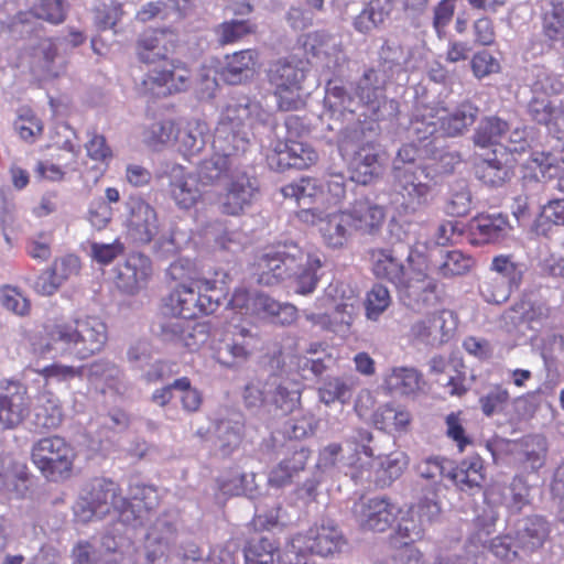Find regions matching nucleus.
Instances as JSON below:
<instances>
[{"label": "nucleus", "instance_id": "nucleus-1", "mask_svg": "<svg viewBox=\"0 0 564 564\" xmlns=\"http://www.w3.org/2000/svg\"><path fill=\"white\" fill-rule=\"evenodd\" d=\"M389 80L376 67L365 69L350 85V90L328 79L324 102L334 111L356 116L351 127H365L370 134L379 131V121L393 120L400 112L399 101L386 96Z\"/></svg>", "mask_w": 564, "mask_h": 564}, {"label": "nucleus", "instance_id": "nucleus-2", "mask_svg": "<svg viewBox=\"0 0 564 564\" xmlns=\"http://www.w3.org/2000/svg\"><path fill=\"white\" fill-rule=\"evenodd\" d=\"M322 263L311 257L293 241L276 242L263 249L254 264V274L261 285L273 286L294 278L296 293H312L318 282L317 270Z\"/></svg>", "mask_w": 564, "mask_h": 564}, {"label": "nucleus", "instance_id": "nucleus-3", "mask_svg": "<svg viewBox=\"0 0 564 564\" xmlns=\"http://www.w3.org/2000/svg\"><path fill=\"white\" fill-rule=\"evenodd\" d=\"M419 149L414 143L403 144L392 162V187L400 207L406 215L427 207L436 185L426 166L416 164Z\"/></svg>", "mask_w": 564, "mask_h": 564}, {"label": "nucleus", "instance_id": "nucleus-4", "mask_svg": "<svg viewBox=\"0 0 564 564\" xmlns=\"http://www.w3.org/2000/svg\"><path fill=\"white\" fill-rule=\"evenodd\" d=\"M43 352L70 355L84 360L99 354L107 340L106 324L96 316H84L68 323H55L47 328Z\"/></svg>", "mask_w": 564, "mask_h": 564}, {"label": "nucleus", "instance_id": "nucleus-5", "mask_svg": "<svg viewBox=\"0 0 564 564\" xmlns=\"http://www.w3.org/2000/svg\"><path fill=\"white\" fill-rule=\"evenodd\" d=\"M251 129H254L259 135L270 130L278 135L279 124L264 112L260 105L250 100L248 97L231 99L221 111L218 126L215 131V138L218 142L223 140L234 143L238 150H247Z\"/></svg>", "mask_w": 564, "mask_h": 564}, {"label": "nucleus", "instance_id": "nucleus-6", "mask_svg": "<svg viewBox=\"0 0 564 564\" xmlns=\"http://www.w3.org/2000/svg\"><path fill=\"white\" fill-rule=\"evenodd\" d=\"M115 513L119 521L135 527L141 516L139 503L129 502L118 484L107 478H95L87 484L82 501L75 507V516L82 522L101 520Z\"/></svg>", "mask_w": 564, "mask_h": 564}, {"label": "nucleus", "instance_id": "nucleus-7", "mask_svg": "<svg viewBox=\"0 0 564 564\" xmlns=\"http://www.w3.org/2000/svg\"><path fill=\"white\" fill-rule=\"evenodd\" d=\"M375 135L365 127H346L337 138L340 152L351 155V178L362 185L372 183L383 173V164L371 140Z\"/></svg>", "mask_w": 564, "mask_h": 564}, {"label": "nucleus", "instance_id": "nucleus-8", "mask_svg": "<svg viewBox=\"0 0 564 564\" xmlns=\"http://www.w3.org/2000/svg\"><path fill=\"white\" fill-rule=\"evenodd\" d=\"M306 72L307 63L295 56L280 58L270 64L267 76L274 88L281 110H297L304 105L301 90Z\"/></svg>", "mask_w": 564, "mask_h": 564}, {"label": "nucleus", "instance_id": "nucleus-9", "mask_svg": "<svg viewBox=\"0 0 564 564\" xmlns=\"http://www.w3.org/2000/svg\"><path fill=\"white\" fill-rule=\"evenodd\" d=\"M247 150H238L234 143L214 137L213 153L202 160L196 167L197 182L204 186L218 185L224 181H229L232 174L240 171V155Z\"/></svg>", "mask_w": 564, "mask_h": 564}, {"label": "nucleus", "instance_id": "nucleus-10", "mask_svg": "<svg viewBox=\"0 0 564 564\" xmlns=\"http://www.w3.org/2000/svg\"><path fill=\"white\" fill-rule=\"evenodd\" d=\"M32 462L47 479L57 481L69 475L74 452L59 436L44 437L33 445Z\"/></svg>", "mask_w": 564, "mask_h": 564}, {"label": "nucleus", "instance_id": "nucleus-11", "mask_svg": "<svg viewBox=\"0 0 564 564\" xmlns=\"http://www.w3.org/2000/svg\"><path fill=\"white\" fill-rule=\"evenodd\" d=\"M162 314L166 316L192 319L199 314H213L219 307V296L203 293L202 288L180 284L167 296L163 297Z\"/></svg>", "mask_w": 564, "mask_h": 564}, {"label": "nucleus", "instance_id": "nucleus-12", "mask_svg": "<svg viewBox=\"0 0 564 564\" xmlns=\"http://www.w3.org/2000/svg\"><path fill=\"white\" fill-rule=\"evenodd\" d=\"M258 333L242 325H234L227 332L216 349L217 361L232 368L247 361L258 349Z\"/></svg>", "mask_w": 564, "mask_h": 564}, {"label": "nucleus", "instance_id": "nucleus-13", "mask_svg": "<svg viewBox=\"0 0 564 564\" xmlns=\"http://www.w3.org/2000/svg\"><path fill=\"white\" fill-rule=\"evenodd\" d=\"M351 511L361 529L384 532L395 521L400 508L390 498L377 496L356 501Z\"/></svg>", "mask_w": 564, "mask_h": 564}, {"label": "nucleus", "instance_id": "nucleus-14", "mask_svg": "<svg viewBox=\"0 0 564 564\" xmlns=\"http://www.w3.org/2000/svg\"><path fill=\"white\" fill-rule=\"evenodd\" d=\"M399 301L414 312H422L436 304L437 282L422 271L411 270L395 288Z\"/></svg>", "mask_w": 564, "mask_h": 564}, {"label": "nucleus", "instance_id": "nucleus-15", "mask_svg": "<svg viewBox=\"0 0 564 564\" xmlns=\"http://www.w3.org/2000/svg\"><path fill=\"white\" fill-rule=\"evenodd\" d=\"M346 544L345 536L336 523L330 520L310 528L305 533L293 536V549L308 550L312 554L328 556L340 552Z\"/></svg>", "mask_w": 564, "mask_h": 564}, {"label": "nucleus", "instance_id": "nucleus-16", "mask_svg": "<svg viewBox=\"0 0 564 564\" xmlns=\"http://www.w3.org/2000/svg\"><path fill=\"white\" fill-rule=\"evenodd\" d=\"M305 51L312 54L318 65L329 74H339L347 63L340 36L324 30L306 35Z\"/></svg>", "mask_w": 564, "mask_h": 564}, {"label": "nucleus", "instance_id": "nucleus-17", "mask_svg": "<svg viewBox=\"0 0 564 564\" xmlns=\"http://www.w3.org/2000/svg\"><path fill=\"white\" fill-rule=\"evenodd\" d=\"M156 178L167 186V192L176 205L184 209L192 208L200 198V191L186 170L172 162H164L156 172Z\"/></svg>", "mask_w": 564, "mask_h": 564}, {"label": "nucleus", "instance_id": "nucleus-18", "mask_svg": "<svg viewBox=\"0 0 564 564\" xmlns=\"http://www.w3.org/2000/svg\"><path fill=\"white\" fill-rule=\"evenodd\" d=\"M258 181L245 170L232 174L225 194L219 199V210L229 216H239L248 209L258 193Z\"/></svg>", "mask_w": 564, "mask_h": 564}, {"label": "nucleus", "instance_id": "nucleus-19", "mask_svg": "<svg viewBox=\"0 0 564 564\" xmlns=\"http://www.w3.org/2000/svg\"><path fill=\"white\" fill-rule=\"evenodd\" d=\"M455 327L453 312L443 310L415 321L410 328V335L421 344L440 346L448 340Z\"/></svg>", "mask_w": 564, "mask_h": 564}, {"label": "nucleus", "instance_id": "nucleus-20", "mask_svg": "<svg viewBox=\"0 0 564 564\" xmlns=\"http://www.w3.org/2000/svg\"><path fill=\"white\" fill-rule=\"evenodd\" d=\"M30 412L26 388L17 381H9L0 392V431L20 425Z\"/></svg>", "mask_w": 564, "mask_h": 564}, {"label": "nucleus", "instance_id": "nucleus-21", "mask_svg": "<svg viewBox=\"0 0 564 564\" xmlns=\"http://www.w3.org/2000/svg\"><path fill=\"white\" fill-rule=\"evenodd\" d=\"M25 58L31 74L37 80L56 77L63 69L57 46L52 39H39L32 42Z\"/></svg>", "mask_w": 564, "mask_h": 564}, {"label": "nucleus", "instance_id": "nucleus-22", "mask_svg": "<svg viewBox=\"0 0 564 564\" xmlns=\"http://www.w3.org/2000/svg\"><path fill=\"white\" fill-rule=\"evenodd\" d=\"M127 208L128 234L137 242L149 243L159 232L155 209L140 197H130Z\"/></svg>", "mask_w": 564, "mask_h": 564}, {"label": "nucleus", "instance_id": "nucleus-23", "mask_svg": "<svg viewBox=\"0 0 564 564\" xmlns=\"http://www.w3.org/2000/svg\"><path fill=\"white\" fill-rule=\"evenodd\" d=\"M306 221L319 223V231L325 243L330 248H341L348 241L354 228L351 216L346 212L324 215L317 209L303 212Z\"/></svg>", "mask_w": 564, "mask_h": 564}, {"label": "nucleus", "instance_id": "nucleus-24", "mask_svg": "<svg viewBox=\"0 0 564 564\" xmlns=\"http://www.w3.org/2000/svg\"><path fill=\"white\" fill-rule=\"evenodd\" d=\"M85 377L94 384H101L102 393L126 397L131 391L123 370L113 361L100 358L86 366Z\"/></svg>", "mask_w": 564, "mask_h": 564}, {"label": "nucleus", "instance_id": "nucleus-25", "mask_svg": "<svg viewBox=\"0 0 564 564\" xmlns=\"http://www.w3.org/2000/svg\"><path fill=\"white\" fill-rule=\"evenodd\" d=\"M550 532V523L544 517L539 514L523 517L514 523L516 547L525 555H530L544 545Z\"/></svg>", "mask_w": 564, "mask_h": 564}, {"label": "nucleus", "instance_id": "nucleus-26", "mask_svg": "<svg viewBox=\"0 0 564 564\" xmlns=\"http://www.w3.org/2000/svg\"><path fill=\"white\" fill-rule=\"evenodd\" d=\"M117 286L128 294L137 293L152 273L150 259L141 253L130 254L115 269Z\"/></svg>", "mask_w": 564, "mask_h": 564}, {"label": "nucleus", "instance_id": "nucleus-27", "mask_svg": "<svg viewBox=\"0 0 564 564\" xmlns=\"http://www.w3.org/2000/svg\"><path fill=\"white\" fill-rule=\"evenodd\" d=\"M510 229L507 216L502 214H480L468 224L469 241L481 246L505 238Z\"/></svg>", "mask_w": 564, "mask_h": 564}, {"label": "nucleus", "instance_id": "nucleus-28", "mask_svg": "<svg viewBox=\"0 0 564 564\" xmlns=\"http://www.w3.org/2000/svg\"><path fill=\"white\" fill-rule=\"evenodd\" d=\"M175 47L174 33L166 30H149L137 41V55L142 63L153 64L165 59Z\"/></svg>", "mask_w": 564, "mask_h": 564}, {"label": "nucleus", "instance_id": "nucleus-29", "mask_svg": "<svg viewBox=\"0 0 564 564\" xmlns=\"http://www.w3.org/2000/svg\"><path fill=\"white\" fill-rule=\"evenodd\" d=\"M368 258L373 274L378 279L391 282L395 288L410 272L405 270L404 263L398 257L395 249L372 248L368 250Z\"/></svg>", "mask_w": 564, "mask_h": 564}, {"label": "nucleus", "instance_id": "nucleus-30", "mask_svg": "<svg viewBox=\"0 0 564 564\" xmlns=\"http://www.w3.org/2000/svg\"><path fill=\"white\" fill-rule=\"evenodd\" d=\"M475 173L484 184L500 187L511 180L513 167L506 152L494 149L492 156L485 158L476 164Z\"/></svg>", "mask_w": 564, "mask_h": 564}, {"label": "nucleus", "instance_id": "nucleus-31", "mask_svg": "<svg viewBox=\"0 0 564 564\" xmlns=\"http://www.w3.org/2000/svg\"><path fill=\"white\" fill-rule=\"evenodd\" d=\"M176 530L173 523L159 519L149 530L145 539V558L148 564L165 560L175 542Z\"/></svg>", "mask_w": 564, "mask_h": 564}, {"label": "nucleus", "instance_id": "nucleus-32", "mask_svg": "<svg viewBox=\"0 0 564 564\" xmlns=\"http://www.w3.org/2000/svg\"><path fill=\"white\" fill-rule=\"evenodd\" d=\"M410 55L397 41L387 40L378 52L377 72L389 82L397 80L405 75V66Z\"/></svg>", "mask_w": 564, "mask_h": 564}, {"label": "nucleus", "instance_id": "nucleus-33", "mask_svg": "<svg viewBox=\"0 0 564 564\" xmlns=\"http://www.w3.org/2000/svg\"><path fill=\"white\" fill-rule=\"evenodd\" d=\"M528 112L533 121L545 126L551 133L561 139L560 133H564V107L554 104L547 97H533L528 105Z\"/></svg>", "mask_w": 564, "mask_h": 564}, {"label": "nucleus", "instance_id": "nucleus-34", "mask_svg": "<svg viewBox=\"0 0 564 564\" xmlns=\"http://www.w3.org/2000/svg\"><path fill=\"white\" fill-rule=\"evenodd\" d=\"M243 437V423L237 419H220L215 424L214 449L215 454L227 458L240 446Z\"/></svg>", "mask_w": 564, "mask_h": 564}, {"label": "nucleus", "instance_id": "nucleus-35", "mask_svg": "<svg viewBox=\"0 0 564 564\" xmlns=\"http://www.w3.org/2000/svg\"><path fill=\"white\" fill-rule=\"evenodd\" d=\"M446 478L462 491L480 489L485 478L482 459L475 455L463 459L457 466L451 462Z\"/></svg>", "mask_w": 564, "mask_h": 564}, {"label": "nucleus", "instance_id": "nucleus-36", "mask_svg": "<svg viewBox=\"0 0 564 564\" xmlns=\"http://www.w3.org/2000/svg\"><path fill=\"white\" fill-rule=\"evenodd\" d=\"M258 54L253 50H243L226 56L221 77L229 85H239L253 76Z\"/></svg>", "mask_w": 564, "mask_h": 564}, {"label": "nucleus", "instance_id": "nucleus-37", "mask_svg": "<svg viewBox=\"0 0 564 564\" xmlns=\"http://www.w3.org/2000/svg\"><path fill=\"white\" fill-rule=\"evenodd\" d=\"M351 216L354 230L362 234H375L384 220V210L381 206L372 204L369 199H358L346 212Z\"/></svg>", "mask_w": 564, "mask_h": 564}, {"label": "nucleus", "instance_id": "nucleus-38", "mask_svg": "<svg viewBox=\"0 0 564 564\" xmlns=\"http://www.w3.org/2000/svg\"><path fill=\"white\" fill-rule=\"evenodd\" d=\"M394 8V0H369L362 11L355 17L354 28L361 34L382 26L390 18Z\"/></svg>", "mask_w": 564, "mask_h": 564}, {"label": "nucleus", "instance_id": "nucleus-39", "mask_svg": "<svg viewBox=\"0 0 564 564\" xmlns=\"http://www.w3.org/2000/svg\"><path fill=\"white\" fill-rule=\"evenodd\" d=\"M479 115V108L470 101H463L452 112L438 117L440 129L447 137L465 133Z\"/></svg>", "mask_w": 564, "mask_h": 564}, {"label": "nucleus", "instance_id": "nucleus-40", "mask_svg": "<svg viewBox=\"0 0 564 564\" xmlns=\"http://www.w3.org/2000/svg\"><path fill=\"white\" fill-rule=\"evenodd\" d=\"M510 124L497 116H488L482 118L473 135L474 144L481 149L499 145L502 147L501 142L507 139Z\"/></svg>", "mask_w": 564, "mask_h": 564}, {"label": "nucleus", "instance_id": "nucleus-41", "mask_svg": "<svg viewBox=\"0 0 564 564\" xmlns=\"http://www.w3.org/2000/svg\"><path fill=\"white\" fill-rule=\"evenodd\" d=\"M63 421L59 400L51 392H42L36 400L32 424L40 430L56 429Z\"/></svg>", "mask_w": 564, "mask_h": 564}, {"label": "nucleus", "instance_id": "nucleus-42", "mask_svg": "<svg viewBox=\"0 0 564 564\" xmlns=\"http://www.w3.org/2000/svg\"><path fill=\"white\" fill-rule=\"evenodd\" d=\"M283 130L284 127L279 126L278 135L270 130H267L263 134L265 138H261V145L269 151L267 153L268 164L272 170L278 172L293 169L292 156L289 151V142H283L279 139V135Z\"/></svg>", "mask_w": 564, "mask_h": 564}, {"label": "nucleus", "instance_id": "nucleus-43", "mask_svg": "<svg viewBox=\"0 0 564 564\" xmlns=\"http://www.w3.org/2000/svg\"><path fill=\"white\" fill-rule=\"evenodd\" d=\"M189 70L181 63H167L160 70H153L150 79L160 86L166 87L170 94L183 91L189 84Z\"/></svg>", "mask_w": 564, "mask_h": 564}, {"label": "nucleus", "instance_id": "nucleus-44", "mask_svg": "<svg viewBox=\"0 0 564 564\" xmlns=\"http://www.w3.org/2000/svg\"><path fill=\"white\" fill-rule=\"evenodd\" d=\"M355 381L351 377H328L318 388L321 402L329 405L335 402L347 403L352 397Z\"/></svg>", "mask_w": 564, "mask_h": 564}, {"label": "nucleus", "instance_id": "nucleus-45", "mask_svg": "<svg viewBox=\"0 0 564 564\" xmlns=\"http://www.w3.org/2000/svg\"><path fill=\"white\" fill-rule=\"evenodd\" d=\"M208 139L207 124L195 120L188 122L183 131L178 129L176 141H178L180 150L185 155H196L205 148Z\"/></svg>", "mask_w": 564, "mask_h": 564}, {"label": "nucleus", "instance_id": "nucleus-46", "mask_svg": "<svg viewBox=\"0 0 564 564\" xmlns=\"http://www.w3.org/2000/svg\"><path fill=\"white\" fill-rule=\"evenodd\" d=\"M300 402L297 389H290L288 382L278 375H271V393L269 405H273L281 414L286 415L296 409Z\"/></svg>", "mask_w": 564, "mask_h": 564}, {"label": "nucleus", "instance_id": "nucleus-47", "mask_svg": "<svg viewBox=\"0 0 564 564\" xmlns=\"http://www.w3.org/2000/svg\"><path fill=\"white\" fill-rule=\"evenodd\" d=\"M438 123L434 108L419 106L413 112L408 131L411 137L424 141L438 130Z\"/></svg>", "mask_w": 564, "mask_h": 564}, {"label": "nucleus", "instance_id": "nucleus-48", "mask_svg": "<svg viewBox=\"0 0 564 564\" xmlns=\"http://www.w3.org/2000/svg\"><path fill=\"white\" fill-rule=\"evenodd\" d=\"M421 376L413 368H394L386 378V386L392 392L401 395L414 393L420 389Z\"/></svg>", "mask_w": 564, "mask_h": 564}, {"label": "nucleus", "instance_id": "nucleus-49", "mask_svg": "<svg viewBox=\"0 0 564 564\" xmlns=\"http://www.w3.org/2000/svg\"><path fill=\"white\" fill-rule=\"evenodd\" d=\"M411 422L410 413L390 404L380 406L373 414L375 425L382 431H404Z\"/></svg>", "mask_w": 564, "mask_h": 564}, {"label": "nucleus", "instance_id": "nucleus-50", "mask_svg": "<svg viewBox=\"0 0 564 564\" xmlns=\"http://www.w3.org/2000/svg\"><path fill=\"white\" fill-rule=\"evenodd\" d=\"M527 268L525 263L516 261L512 256L500 254L491 262L496 275L502 278L514 290L520 288Z\"/></svg>", "mask_w": 564, "mask_h": 564}, {"label": "nucleus", "instance_id": "nucleus-51", "mask_svg": "<svg viewBox=\"0 0 564 564\" xmlns=\"http://www.w3.org/2000/svg\"><path fill=\"white\" fill-rule=\"evenodd\" d=\"M473 207V196L464 181L452 185L445 203V213L454 217L466 216Z\"/></svg>", "mask_w": 564, "mask_h": 564}, {"label": "nucleus", "instance_id": "nucleus-52", "mask_svg": "<svg viewBox=\"0 0 564 564\" xmlns=\"http://www.w3.org/2000/svg\"><path fill=\"white\" fill-rule=\"evenodd\" d=\"M178 128L172 120H162L145 127L142 133L143 142L149 147L158 148L176 141Z\"/></svg>", "mask_w": 564, "mask_h": 564}, {"label": "nucleus", "instance_id": "nucleus-53", "mask_svg": "<svg viewBox=\"0 0 564 564\" xmlns=\"http://www.w3.org/2000/svg\"><path fill=\"white\" fill-rule=\"evenodd\" d=\"M271 393V375L267 379H254L248 382L243 389V401L248 409L257 410L269 405Z\"/></svg>", "mask_w": 564, "mask_h": 564}, {"label": "nucleus", "instance_id": "nucleus-54", "mask_svg": "<svg viewBox=\"0 0 564 564\" xmlns=\"http://www.w3.org/2000/svg\"><path fill=\"white\" fill-rule=\"evenodd\" d=\"M392 297L389 289L381 284L376 283L368 291L365 307L366 316L368 319L377 321L380 315L390 306Z\"/></svg>", "mask_w": 564, "mask_h": 564}, {"label": "nucleus", "instance_id": "nucleus-55", "mask_svg": "<svg viewBox=\"0 0 564 564\" xmlns=\"http://www.w3.org/2000/svg\"><path fill=\"white\" fill-rule=\"evenodd\" d=\"M503 500L511 512H520L530 503V487L527 481L516 476L503 492Z\"/></svg>", "mask_w": 564, "mask_h": 564}, {"label": "nucleus", "instance_id": "nucleus-56", "mask_svg": "<svg viewBox=\"0 0 564 564\" xmlns=\"http://www.w3.org/2000/svg\"><path fill=\"white\" fill-rule=\"evenodd\" d=\"M202 283L203 293L207 295L219 296V305L223 300H226L228 283L230 275L227 271L221 268L209 269L199 280Z\"/></svg>", "mask_w": 564, "mask_h": 564}, {"label": "nucleus", "instance_id": "nucleus-57", "mask_svg": "<svg viewBox=\"0 0 564 564\" xmlns=\"http://www.w3.org/2000/svg\"><path fill=\"white\" fill-rule=\"evenodd\" d=\"M473 263V259L468 256H465L462 251H446L441 256L438 271L445 278L463 275L470 270Z\"/></svg>", "mask_w": 564, "mask_h": 564}, {"label": "nucleus", "instance_id": "nucleus-58", "mask_svg": "<svg viewBox=\"0 0 564 564\" xmlns=\"http://www.w3.org/2000/svg\"><path fill=\"white\" fill-rule=\"evenodd\" d=\"M513 290L502 278L497 275L485 279L479 286L484 300L492 304L505 303Z\"/></svg>", "mask_w": 564, "mask_h": 564}, {"label": "nucleus", "instance_id": "nucleus-59", "mask_svg": "<svg viewBox=\"0 0 564 564\" xmlns=\"http://www.w3.org/2000/svg\"><path fill=\"white\" fill-rule=\"evenodd\" d=\"M425 520L420 519L413 509H410L399 521L397 534L404 540V544L421 540L425 532Z\"/></svg>", "mask_w": 564, "mask_h": 564}, {"label": "nucleus", "instance_id": "nucleus-60", "mask_svg": "<svg viewBox=\"0 0 564 564\" xmlns=\"http://www.w3.org/2000/svg\"><path fill=\"white\" fill-rule=\"evenodd\" d=\"M253 31L254 26L248 20H230L216 28L218 42L221 45L235 43Z\"/></svg>", "mask_w": 564, "mask_h": 564}, {"label": "nucleus", "instance_id": "nucleus-61", "mask_svg": "<svg viewBox=\"0 0 564 564\" xmlns=\"http://www.w3.org/2000/svg\"><path fill=\"white\" fill-rule=\"evenodd\" d=\"M188 319L182 317H167L164 315L153 327V333L163 341L180 343L181 337L186 332Z\"/></svg>", "mask_w": 564, "mask_h": 564}, {"label": "nucleus", "instance_id": "nucleus-62", "mask_svg": "<svg viewBox=\"0 0 564 564\" xmlns=\"http://www.w3.org/2000/svg\"><path fill=\"white\" fill-rule=\"evenodd\" d=\"M546 452V440L543 436L532 435L524 440L523 455L531 469L538 470L544 465Z\"/></svg>", "mask_w": 564, "mask_h": 564}, {"label": "nucleus", "instance_id": "nucleus-63", "mask_svg": "<svg viewBox=\"0 0 564 564\" xmlns=\"http://www.w3.org/2000/svg\"><path fill=\"white\" fill-rule=\"evenodd\" d=\"M31 13L37 19L58 24L65 20L66 7L63 0H41L32 7Z\"/></svg>", "mask_w": 564, "mask_h": 564}, {"label": "nucleus", "instance_id": "nucleus-64", "mask_svg": "<svg viewBox=\"0 0 564 564\" xmlns=\"http://www.w3.org/2000/svg\"><path fill=\"white\" fill-rule=\"evenodd\" d=\"M234 481H238V487H231V481L221 480L220 491L224 495L240 496L245 495L250 498H254L259 495V485L257 482V475L253 473L237 475Z\"/></svg>", "mask_w": 564, "mask_h": 564}]
</instances>
